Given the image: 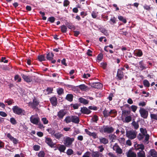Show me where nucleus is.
<instances>
[{"label": "nucleus", "mask_w": 157, "mask_h": 157, "mask_svg": "<svg viewBox=\"0 0 157 157\" xmlns=\"http://www.w3.org/2000/svg\"><path fill=\"white\" fill-rule=\"evenodd\" d=\"M130 112L126 110H123L122 111V116L125 117L124 121L125 122L128 123L130 122L132 120L131 116L128 115L130 113Z\"/></svg>", "instance_id": "obj_1"}, {"label": "nucleus", "mask_w": 157, "mask_h": 157, "mask_svg": "<svg viewBox=\"0 0 157 157\" xmlns=\"http://www.w3.org/2000/svg\"><path fill=\"white\" fill-rule=\"evenodd\" d=\"M63 139V143L64 145L67 147H70L75 140L74 138H70L68 136H65Z\"/></svg>", "instance_id": "obj_2"}, {"label": "nucleus", "mask_w": 157, "mask_h": 157, "mask_svg": "<svg viewBox=\"0 0 157 157\" xmlns=\"http://www.w3.org/2000/svg\"><path fill=\"white\" fill-rule=\"evenodd\" d=\"M114 129L112 127L108 126H104L100 130L101 132H104L105 133H110L114 131Z\"/></svg>", "instance_id": "obj_3"}, {"label": "nucleus", "mask_w": 157, "mask_h": 157, "mask_svg": "<svg viewBox=\"0 0 157 157\" xmlns=\"http://www.w3.org/2000/svg\"><path fill=\"white\" fill-rule=\"evenodd\" d=\"M137 133L133 130L127 131L126 132V136L129 139L132 140L135 138L136 136Z\"/></svg>", "instance_id": "obj_4"}, {"label": "nucleus", "mask_w": 157, "mask_h": 157, "mask_svg": "<svg viewBox=\"0 0 157 157\" xmlns=\"http://www.w3.org/2000/svg\"><path fill=\"white\" fill-rule=\"evenodd\" d=\"M12 110L14 113L17 115H24L25 113L24 110L17 105L13 106Z\"/></svg>", "instance_id": "obj_5"}, {"label": "nucleus", "mask_w": 157, "mask_h": 157, "mask_svg": "<svg viewBox=\"0 0 157 157\" xmlns=\"http://www.w3.org/2000/svg\"><path fill=\"white\" fill-rule=\"evenodd\" d=\"M30 122L33 124H37L40 121V119L37 114L32 115L30 118Z\"/></svg>", "instance_id": "obj_6"}, {"label": "nucleus", "mask_w": 157, "mask_h": 157, "mask_svg": "<svg viewBox=\"0 0 157 157\" xmlns=\"http://www.w3.org/2000/svg\"><path fill=\"white\" fill-rule=\"evenodd\" d=\"M139 112L141 117L146 119L148 116V112L144 109L141 108L139 110Z\"/></svg>", "instance_id": "obj_7"}, {"label": "nucleus", "mask_w": 157, "mask_h": 157, "mask_svg": "<svg viewBox=\"0 0 157 157\" xmlns=\"http://www.w3.org/2000/svg\"><path fill=\"white\" fill-rule=\"evenodd\" d=\"M147 156V157H157V152L154 149H151Z\"/></svg>", "instance_id": "obj_8"}, {"label": "nucleus", "mask_w": 157, "mask_h": 157, "mask_svg": "<svg viewBox=\"0 0 157 157\" xmlns=\"http://www.w3.org/2000/svg\"><path fill=\"white\" fill-rule=\"evenodd\" d=\"M21 76L24 80L27 82H30L32 81V77L22 74Z\"/></svg>", "instance_id": "obj_9"}, {"label": "nucleus", "mask_w": 157, "mask_h": 157, "mask_svg": "<svg viewBox=\"0 0 157 157\" xmlns=\"http://www.w3.org/2000/svg\"><path fill=\"white\" fill-rule=\"evenodd\" d=\"M85 131L87 135L90 136H92L93 138L96 139L98 138L97 133L95 132H91L86 129H85Z\"/></svg>", "instance_id": "obj_10"}, {"label": "nucleus", "mask_w": 157, "mask_h": 157, "mask_svg": "<svg viewBox=\"0 0 157 157\" xmlns=\"http://www.w3.org/2000/svg\"><path fill=\"white\" fill-rule=\"evenodd\" d=\"M113 149L118 154H121L122 152V150L116 144L113 146Z\"/></svg>", "instance_id": "obj_11"}, {"label": "nucleus", "mask_w": 157, "mask_h": 157, "mask_svg": "<svg viewBox=\"0 0 157 157\" xmlns=\"http://www.w3.org/2000/svg\"><path fill=\"white\" fill-rule=\"evenodd\" d=\"M39 102H38L37 100L35 98L33 100V102H29V105L32 108H36L37 106L39 104Z\"/></svg>", "instance_id": "obj_12"}, {"label": "nucleus", "mask_w": 157, "mask_h": 157, "mask_svg": "<svg viewBox=\"0 0 157 157\" xmlns=\"http://www.w3.org/2000/svg\"><path fill=\"white\" fill-rule=\"evenodd\" d=\"M45 142L51 147H53L55 145V144L52 142V140L49 138L45 137Z\"/></svg>", "instance_id": "obj_13"}, {"label": "nucleus", "mask_w": 157, "mask_h": 157, "mask_svg": "<svg viewBox=\"0 0 157 157\" xmlns=\"http://www.w3.org/2000/svg\"><path fill=\"white\" fill-rule=\"evenodd\" d=\"M134 147L136 150L142 151L144 149V145L143 144H135Z\"/></svg>", "instance_id": "obj_14"}, {"label": "nucleus", "mask_w": 157, "mask_h": 157, "mask_svg": "<svg viewBox=\"0 0 157 157\" xmlns=\"http://www.w3.org/2000/svg\"><path fill=\"white\" fill-rule=\"evenodd\" d=\"M66 114V112L64 110L62 109L60 110L58 112L57 116L59 119H63Z\"/></svg>", "instance_id": "obj_15"}, {"label": "nucleus", "mask_w": 157, "mask_h": 157, "mask_svg": "<svg viewBox=\"0 0 157 157\" xmlns=\"http://www.w3.org/2000/svg\"><path fill=\"white\" fill-rule=\"evenodd\" d=\"M63 135L60 132H56L55 131L52 134V136L54 137L57 139L59 140L63 136Z\"/></svg>", "instance_id": "obj_16"}, {"label": "nucleus", "mask_w": 157, "mask_h": 157, "mask_svg": "<svg viewBox=\"0 0 157 157\" xmlns=\"http://www.w3.org/2000/svg\"><path fill=\"white\" fill-rule=\"evenodd\" d=\"M126 154L127 157H137L136 153L131 150H129Z\"/></svg>", "instance_id": "obj_17"}, {"label": "nucleus", "mask_w": 157, "mask_h": 157, "mask_svg": "<svg viewBox=\"0 0 157 157\" xmlns=\"http://www.w3.org/2000/svg\"><path fill=\"white\" fill-rule=\"evenodd\" d=\"M7 136L15 144H17L18 142V140L14 138L10 133L7 134Z\"/></svg>", "instance_id": "obj_18"}, {"label": "nucleus", "mask_w": 157, "mask_h": 157, "mask_svg": "<svg viewBox=\"0 0 157 157\" xmlns=\"http://www.w3.org/2000/svg\"><path fill=\"white\" fill-rule=\"evenodd\" d=\"M91 86L97 89H100L102 86V85L99 82H95L92 84Z\"/></svg>", "instance_id": "obj_19"}, {"label": "nucleus", "mask_w": 157, "mask_h": 157, "mask_svg": "<svg viewBox=\"0 0 157 157\" xmlns=\"http://www.w3.org/2000/svg\"><path fill=\"white\" fill-rule=\"evenodd\" d=\"M81 112L84 114H90L91 111L86 107H83L81 109Z\"/></svg>", "instance_id": "obj_20"}, {"label": "nucleus", "mask_w": 157, "mask_h": 157, "mask_svg": "<svg viewBox=\"0 0 157 157\" xmlns=\"http://www.w3.org/2000/svg\"><path fill=\"white\" fill-rule=\"evenodd\" d=\"M117 76L119 80H121L124 77L123 72L120 69H118Z\"/></svg>", "instance_id": "obj_21"}, {"label": "nucleus", "mask_w": 157, "mask_h": 157, "mask_svg": "<svg viewBox=\"0 0 157 157\" xmlns=\"http://www.w3.org/2000/svg\"><path fill=\"white\" fill-rule=\"evenodd\" d=\"M99 140L100 142L103 144H106L108 143V139L105 137H101L99 139Z\"/></svg>", "instance_id": "obj_22"}, {"label": "nucleus", "mask_w": 157, "mask_h": 157, "mask_svg": "<svg viewBox=\"0 0 157 157\" xmlns=\"http://www.w3.org/2000/svg\"><path fill=\"white\" fill-rule=\"evenodd\" d=\"M72 122L78 124L79 122V119L78 117L75 116H72Z\"/></svg>", "instance_id": "obj_23"}, {"label": "nucleus", "mask_w": 157, "mask_h": 157, "mask_svg": "<svg viewBox=\"0 0 157 157\" xmlns=\"http://www.w3.org/2000/svg\"><path fill=\"white\" fill-rule=\"evenodd\" d=\"M134 54L138 57H141L143 55V52L141 50H136L134 51Z\"/></svg>", "instance_id": "obj_24"}, {"label": "nucleus", "mask_w": 157, "mask_h": 157, "mask_svg": "<svg viewBox=\"0 0 157 157\" xmlns=\"http://www.w3.org/2000/svg\"><path fill=\"white\" fill-rule=\"evenodd\" d=\"M59 146L57 147V149L60 151V152H64L65 149V146L63 145H59Z\"/></svg>", "instance_id": "obj_25"}, {"label": "nucleus", "mask_w": 157, "mask_h": 157, "mask_svg": "<svg viewBox=\"0 0 157 157\" xmlns=\"http://www.w3.org/2000/svg\"><path fill=\"white\" fill-rule=\"evenodd\" d=\"M57 99L56 97H52L50 99V101L52 104L54 106L57 105Z\"/></svg>", "instance_id": "obj_26"}, {"label": "nucleus", "mask_w": 157, "mask_h": 157, "mask_svg": "<svg viewBox=\"0 0 157 157\" xmlns=\"http://www.w3.org/2000/svg\"><path fill=\"white\" fill-rule=\"evenodd\" d=\"M139 67L141 70L145 69L147 67L145 66L142 61H140L139 63Z\"/></svg>", "instance_id": "obj_27"}, {"label": "nucleus", "mask_w": 157, "mask_h": 157, "mask_svg": "<svg viewBox=\"0 0 157 157\" xmlns=\"http://www.w3.org/2000/svg\"><path fill=\"white\" fill-rule=\"evenodd\" d=\"M79 100L80 102L84 105H86L89 103V101L83 98H79Z\"/></svg>", "instance_id": "obj_28"}, {"label": "nucleus", "mask_w": 157, "mask_h": 157, "mask_svg": "<svg viewBox=\"0 0 157 157\" xmlns=\"http://www.w3.org/2000/svg\"><path fill=\"white\" fill-rule=\"evenodd\" d=\"M54 56L53 54L52 53H48L47 54V58L49 60H52Z\"/></svg>", "instance_id": "obj_29"}, {"label": "nucleus", "mask_w": 157, "mask_h": 157, "mask_svg": "<svg viewBox=\"0 0 157 157\" xmlns=\"http://www.w3.org/2000/svg\"><path fill=\"white\" fill-rule=\"evenodd\" d=\"M72 116H68L65 119L64 121L67 124L70 123L72 122Z\"/></svg>", "instance_id": "obj_30"}, {"label": "nucleus", "mask_w": 157, "mask_h": 157, "mask_svg": "<svg viewBox=\"0 0 157 157\" xmlns=\"http://www.w3.org/2000/svg\"><path fill=\"white\" fill-rule=\"evenodd\" d=\"M138 157H145V153L144 151H140L137 153Z\"/></svg>", "instance_id": "obj_31"}, {"label": "nucleus", "mask_w": 157, "mask_h": 157, "mask_svg": "<svg viewBox=\"0 0 157 157\" xmlns=\"http://www.w3.org/2000/svg\"><path fill=\"white\" fill-rule=\"evenodd\" d=\"M102 155V154L100 153L98 151H94L92 155L93 157H99V156L101 157Z\"/></svg>", "instance_id": "obj_32"}, {"label": "nucleus", "mask_w": 157, "mask_h": 157, "mask_svg": "<svg viewBox=\"0 0 157 157\" xmlns=\"http://www.w3.org/2000/svg\"><path fill=\"white\" fill-rule=\"evenodd\" d=\"M132 124L135 129H137L139 128V125L138 122L133 121L132 123Z\"/></svg>", "instance_id": "obj_33"}, {"label": "nucleus", "mask_w": 157, "mask_h": 157, "mask_svg": "<svg viewBox=\"0 0 157 157\" xmlns=\"http://www.w3.org/2000/svg\"><path fill=\"white\" fill-rule=\"evenodd\" d=\"M73 96L71 94H68L66 97V99L70 101L73 100Z\"/></svg>", "instance_id": "obj_34"}, {"label": "nucleus", "mask_w": 157, "mask_h": 157, "mask_svg": "<svg viewBox=\"0 0 157 157\" xmlns=\"http://www.w3.org/2000/svg\"><path fill=\"white\" fill-rule=\"evenodd\" d=\"M109 138L111 142H114L116 139V137L115 135L113 134H111L109 135Z\"/></svg>", "instance_id": "obj_35"}, {"label": "nucleus", "mask_w": 157, "mask_h": 157, "mask_svg": "<svg viewBox=\"0 0 157 157\" xmlns=\"http://www.w3.org/2000/svg\"><path fill=\"white\" fill-rule=\"evenodd\" d=\"M118 18L119 20L122 21L124 23H126L127 22L126 19L123 16H118Z\"/></svg>", "instance_id": "obj_36"}, {"label": "nucleus", "mask_w": 157, "mask_h": 157, "mask_svg": "<svg viewBox=\"0 0 157 157\" xmlns=\"http://www.w3.org/2000/svg\"><path fill=\"white\" fill-rule=\"evenodd\" d=\"M10 121L13 125L16 124L17 122L15 119L13 117H11L10 118Z\"/></svg>", "instance_id": "obj_37"}, {"label": "nucleus", "mask_w": 157, "mask_h": 157, "mask_svg": "<svg viewBox=\"0 0 157 157\" xmlns=\"http://www.w3.org/2000/svg\"><path fill=\"white\" fill-rule=\"evenodd\" d=\"M140 130L141 134L144 135H146L147 134V131L145 128H141L140 129Z\"/></svg>", "instance_id": "obj_38"}, {"label": "nucleus", "mask_w": 157, "mask_h": 157, "mask_svg": "<svg viewBox=\"0 0 157 157\" xmlns=\"http://www.w3.org/2000/svg\"><path fill=\"white\" fill-rule=\"evenodd\" d=\"M38 60L40 62L45 60V57L44 55H41L38 56Z\"/></svg>", "instance_id": "obj_39"}, {"label": "nucleus", "mask_w": 157, "mask_h": 157, "mask_svg": "<svg viewBox=\"0 0 157 157\" xmlns=\"http://www.w3.org/2000/svg\"><path fill=\"white\" fill-rule=\"evenodd\" d=\"M110 115H112V116L114 117L117 114V111L115 110H112L109 112Z\"/></svg>", "instance_id": "obj_40"}, {"label": "nucleus", "mask_w": 157, "mask_h": 157, "mask_svg": "<svg viewBox=\"0 0 157 157\" xmlns=\"http://www.w3.org/2000/svg\"><path fill=\"white\" fill-rule=\"evenodd\" d=\"M61 31L63 33H65L67 32V27L65 25H63L61 27Z\"/></svg>", "instance_id": "obj_41"}, {"label": "nucleus", "mask_w": 157, "mask_h": 157, "mask_svg": "<svg viewBox=\"0 0 157 157\" xmlns=\"http://www.w3.org/2000/svg\"><path fill=\"white\" fill-rule=\"evenodd\" d=\"M143 84L145 86L149 87L150 86V83L147 80H144L143 81Z\"/></svg>", "instance_id": "obj_42"}, {"label": "nucleus", "mask_w": 157, "mask_h": 157, "mask_svg": "<svg viewBox=\"0 0 157 157\" xmlns=\"http://www.w3.org/2000/svg\"><path fill=\"white\" fill-rule=\"evenodd\" d=\"M79 88L81 90L83 91L86 90L87 89V87L84 84L80 85Z\"/></svg>", "instance_id": "obj_43"}, {"label": "nucleus", "mask_w": 157, "mask_h": 157, "mask_svg": "<svg viewBox=\"0 0 157 157\" xmlns=\"http://www.w3.org/2000/svg\"><path fill=\"white\" fill-rule=\"evenodd\" d=\"M116 18L113 17H112L110 19V21H111L110 23L111 24H115L116 23Z\"/></svg>", "instance_id": "obj_44"}, {"label": "nucleus", "mask_w": 157, "mask_h": 157, "mask_svg": "<svg viewBox=\"0 0 157 157\" xmlns=\"http://www.w3.org/2000/svg\"><path fill=\"white\" fill-rule=\"evenodd\" d=\"M103 114L105 117H107L110 116L109 112L106 109L103 111Z\"/></svg>", "instance_id": "obj_45"}, {"label": "nucleus", "mask_w": 157, "mask_h": 157, "mask_svg": "<svg viewBox=\"0 0 157 157\" xmlns=\"http://www.w3.org/2000/svg\"><path fill=\"white\" fill-rule=\"evenodd\" d=\"M150 117L151 119L157 120V114L151 113Z\"/></svg>", "instance_id": "obj_46"}, {"label": "nucleus", "mask_w": 157, "mask_h": 157, "mask_svg": "<svg viewBox=\"0 0 157 157\" xmlns=\"http://www.w3.org/2000/svg\"><path fill=\"white\" fill-rule=\"evenodd\" d=\"M137 108V106L135 105H133L131 106V108L132 111L134 113H135Z\"/></svg>", "instance_id": "obj_47"}, {"label": "nucleus", "mask_w": 157, "mask_h": 157, "mask_svg": "<svg viewBox=\"0 0 157 157\" xmlns=\"http://www.w3.org/2000/svg\"><path fill=\"white\" fill-rule=\"evenodd\" d=\"M98 117L96 115H94L92 117L91 119V120L94 122H96L97 121H98Z\"/></svg>", "instance_id": "obj_48"}, {"label": "nucleus", "mask_w": 157, "mask_h": 157, "mask_svg": "<svg viewBox=\"0 0 157 157\" xmlns=\"http://www.w3.org/2000/svg\"><path fill=\"white\" fill-rule=\"evenodd\" d=\"M98 13L94 11L92 12L91 13V16L92 17L94 18H96L97 17Z\"/></svg>", "instance_id": "obj_49"}, {"label": "nucleus", "mask_w": 157, "mask_h": 157, "mask_svg": "<svg viewBox=\"0 0 157 157\" xmlns=\"http://www.w3.org/2000/svg\"><path fill=\"white\" fill-rule=\"evenodd\" d=\"M26 126L24 124H21L19 127V129L23 131L25 129H26Z\"/></svg>", "instance_id": "obj_50"}, {"label": "nucleus", "mask_w": 157, "mask_h": 157, "mask_svg": "<svg viewBox=\"0 0 157 157\" xmlns=\"http://www.w3.org/2000/svg\"><path fill=\"white\" fill-rule=\"evenodd\" d=\"M45 155V153L44 151H40L38 155L39 157H44Z\"/></svg>", "instance_id": "obj_51"}, {"label": "nucleus", "mask_w": 157, "mask_h": 157, "mask_svg": "<svg viewBox=\"0 0 157 157\" xmlns=\"http://www.w3.org/2000/svg\"><path fill=\"white\" fill-rule=\"evenodd\" d=\"M73 151L71 149H68L67 151V153L68 155H71L73 154Z\"/></svg>", "instance_id": "obj_52"}, {"label": "nucleus", "mask_w": 157, "mask_h": 157, "mask_svg": "<svg viewBox=\"0 0 157 157\" xmlns=\"http://www.w3.org/2000/svg\"><path fill=\"white\" fill-rule=\"evenodd\" d=\"M70 4V2L68 0H65L63 2V6L65 7L67 6Z\"/></svg>", "instance_id": "obj_53"}, {"label": "nucleus", "mask_w": 157, "mask_h": 157, "mask_svg": "<svg viewBox=\"0 0 157 157\" xmlns=\"http://www.w3.org/2000/svg\"><path fill=\"white\" fill-rule=\"evenodd\" d=\"M41 120L44 124H47L48 123V121L45 117L42 118Z\"/></svg>", "instance_id": "obj_54"}, {"label": "nucleus", "mask_w": 157, "mask_h": 157, "mask_svg": "<svg viewBox=\"0 0 157 157\" xmlns=\"http://www.w3.org/2000/svg\"><path fill=\"white\" fill-rule=\"evenodd\" d=\"M118 140L119 142L122 144H124L125 142V139L124 138H120Z\"/></svg>", "instance_id": "obj_55"}, {"label": "nucleus", "mask_w": 157, "mask_h": 157, "mask_svg": "<svg viewBox=\"0 0 157 157\" xmlns=\"http://www.w3.org/2000/svg\"><path fill=\"white\" fill-rule=\"evenodd\" d=\"M14 79L15 80H18L17 82H20L21 81V78L18 75H16Z\"/></svg>", "instance_id": "obj_56"}, {"label": "nucleus", "mask_w": 157, "mask_h": 157, "mask_svg": "<svg viewBox=\"0 0 157 157\" xmlns=\"http://www.w3.org/2000/svg\"><path fill=\"white\" fill-rule=\"evenodd\" d=\"M146 102L144 101H143L139 102L138 104V105L139 106H144L146 105Z\"/></svg>", "instance_id": "obj_57"}, {"label": "nucleus", "mask_w": 157, "mask_h": 157, "mask_svg": "<svg viewBox=\"0 0 157 157\" xmlns=\"http://www.w3.org/2000/svg\"><path fill=\"white\" fill-rule=\"evenodd\" d=\"M90 153L89 151H87L84 153L82 157H90Z\"/></svg>", "instance_id": "obj_58"}, {"label": "nucleus", "mask_w": 157, "mask_h": 157, "mask_svg": "<svg viewBox=\"0 0 157 157\" xmlns=\"http://www.w3.org/2000/svg\"><path fill=\"white\" fill-rule=\"evenodd\" d=\"M63 89L62 88H59L57 90V92L58 94L60 95L63 94Z\"/></svg>", "instance_id": "obj_59"}, {"label": "nucleus", "mask_w": 157, "mask_h": 157, "mask_svg": "<svg viewBox=\"0 0 157 157\" xmlns=\"http://www.w3.org/2000/svg\"><path fill=\"white\" fill-rule=\"evenodd\" d=\"M71 107L73 108L74 109H78V104H72L71 105Z\"/></svg>", "instance_id": "obj_60"}, {"label": "nucleus", "mask_w": 157, "mask_h": 157, "mask_svg": "<svg viewBox=\"0 0 157 157\" xmlns=\"http://www.w3.org/2000/svg\"><path fill=\"white\" fill-rule=\"evenodd\" d=\"M40 148V146L38 145H35L33 146V149L36 151H38Z\"/></svg>", "instance_id": "obj_61"}, {"label": "nucleus", "mask_w": 157, "mask_h": 157, "mask_svg": "<svg viewBox=\"0 0 157 157\" xmlns=\"http://www.w3.org/2000/svg\"><path fill=\"white\" fill-rule=\"evenodd\" d=\"M144 137V135L141 134L140 133L138 136V138L139 140L142 139Z\"/></svg>", "instance_id": "obj_62"}, {"label": "nucleus", "mask_w": 157, "mask_h": 157, "mask_svg": "<svg viewBox=\"0 0 157 157\" xmlns=\"http://www.w3.org/2000/svg\"><path fill=\"white\" fill-rule=\"evenodd\" d=\"M103 58V55L102 54H99L98 56V60L99 61H101Z\"/></svg>", "instance_id": "obj_63"}, {"label": "nucleus", "mask_w": 157, "mask_h": 157, "mask_svg": "<svg viewBox=\"0 0 157 157\" xmlns=\"http://www.w3.org/2000/svg\"><path fill=\"white\" fill-rule=\"evenodd\" d=\"M101 32L103 33L105 35L107 36L108 35L107 31L105 29H101Z\"/></svg>", "instance_id": "obj_64"}]
</instances>
